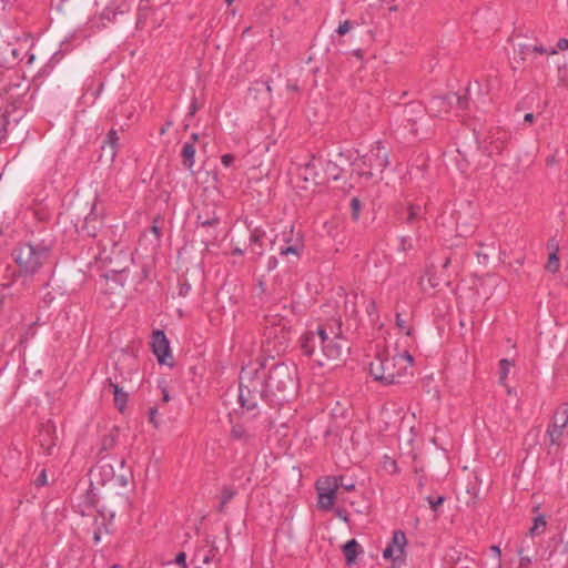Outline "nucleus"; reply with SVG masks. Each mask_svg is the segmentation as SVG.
I'll return each mask as SVG.
<instances>
[{
  "label": "nucleus",
  "instance_id": "nucleus-18",
  "mask_svg": "<svg viewBox=\"0 0 568 568\" xmlns=\"http://www.w3.org/2000/svg\"><path fill=\"white\" fill-rule=\"evenodd\" d=\"M359 548H361V546L355 539H351L344 545L343 551H344V555H345V558H346V561L348 565H352L355 562L356 557L359 552Z\"/></svg>",
  "mask_w": 568,
  "mask_h": 568
},
{
  "label": "nucleus",
  "instance_id": "nucleus-59",
  "mask_svg": "<svg viewBox=\"0 0 568 568\" xmlns=\"http://www.w3.org/2000/svg\"><path fill=\"white\" fill-rule=\"evenodd\" d=\"M368 306H369V307H372V310H374V307H375L374 302H373V301H369V302H368Z\"/></svg>",
  "mask_w": 568,
  "mask_h": 568
},
{
  "label": "nucleus",
  "instance_id": "nucleus-5",
  "mask_svg": "<svg viewBox=\"0 0 568 568\" xmlns=\"http://www.w3.org/2000/svg\"><path fill=\"white\" fill-rule=\"evenodd\" d=\"M341 166L320 155H313L303 166L300 169V176L308 182H313L316 185H322L333 180L336 181L341 178Z\"/></svg>",
  "mask_w": 568,
  "mask_h": 568
},
{
  "label": "nucleus",
  "instance_id": "nucleus-21",
  "mask_svg": "<svg viewBox=\"0 0 568 568\" xmlns=\"http://www.w3.org/2000/svg\"><path fill=\"white\" fill-rule=\"evenodd\" d=\"M419 285L422 287V290H426L427 287L429 288H436L438 285H439V281L438 278L433 275L430 273V270H428L422 277H420V281H419Z\"/></svg>",
  "mask_w": 568,
  "mask_h": 568
},
{
  "label": "nucleus",
  "instance_id": "nucleus-51",
  "mask_svg": "<svg viewBox=\"0 0 568 568\" xmlns=\"http://www.w3.org/2000/svg\"><path fill=\"white\" fill-rule=\"evenodd\" d=\"M38 481L41 485H44L47 483V476H45V471L44 470H42L41 474L39 475Z\"/></svg>",
  "mask_w": 568,
  "mask_h": 568
},
{
  "label": "nucleus",
  "instance_id": "nucleus-64",
  "mask_svg": "<svg viewBox=\"0 0 568 568\" xmlns=\"http://www.w3.org/2000/svg\"><path fill=\"white\" fill-rule=\"evenodd\" d=\"M449 264V260H446L444 263V267H446Z\"/></svg>",
  "mask_w": 568,
  "mask_h": 568
},
{
  "label": "nucleus",
  "instance_id": "nucleus-8",
  "mask_svg": "<svg viewBox=\"0 0 568 568\" xmlns=\"http://www.w3.org/2000/svg\"><path fill=\"white\" fill-rule=\"evenodd\" d=\"M468 106V98L458 93H449L445 97H435L429 101L428 112L438 118H444L452 110H464Z\"/></svg>",
  "mask_w": 568,
  "mask_h": 568
},
{
  "label": "nucleus",
  "instance_id": "nucleus-36",
  "mask_svg": "<svg viewBox=\"0 0 568 568\" xmlns=\"http://www.w3.org/2000/svg\"><path fill=\"white\" fill-rule=\"evenodd\" d=\"M531 47L532 44L531 43H519L518 44V51L519 53L526 58L527 55H529L531 52Z\"/></svg>",
  "mask_w": 568,
  "mask_h": 568
},
{
  "label": "nucleus",
  "instance_id": "nucleus-1",
  "mask_svg": "<svg viewBox=\"0 0 568 568\" xmlns=\"http://www.w3.org/2000/svg\"><path fill=\"white\" fill-rule=\"evenodd\" d=\"M297 390L296 367L276 363L266 367L256 361L242 367L239 385V404L254 410L262 399L287 400Z\"/></svg>",
  "mask_w": 568,
  "mask_h": 568
},
{
  "label": "nucleus",
  "instance_id": "nucleus-43",
  "mask_svg": "<svg viewBox=\"0 0 568 568\" xmlns=\"http://www.w3.org/2000/svg\"><path fill=\"white\" fill-rule=\"evenodd\" d=\"M219 222V220L216 217H211V219H206V220H203L201 221V217H199V223L202 225V226H211V225H216Z\"/></svg>",
  "mask_w": 568,
  "mask_h": 568
},
{
  "label": "nucleus",
  "instance_id": "nucleus-60",
  "mask_svg": "<svg viewBox=\"0 0 568 568\" xmlns=\"http://www.w3.org/2000/svg\"><path fill=\"white\" fill-rule=\"evenodd\" d=\"M495 151H496V152H498V151H499V148H498V146H494V148H491L490 153H493V152H495Z\"/></svg>",
  "mask_w": 568,
  "mask_h": 568
},
{
  "label": "nucleus",
  "instance_id": "nucleus-32",
  "mask_svg": "<svg viewBox=\"0 0 568 568\" xmlns=\"http://www.w3.org/2000/svg\"><path fill=\"white\" fill-rule=\"evenodd\" d=\"M427 501H428L429 506L432 507V509L434 511H436L437 507L440 506L445 501V498H444V496H438L436 498L428 496Z\"/></svg>",
  "mask_w": 568,
  "mask_h": 568
},
{
  "label": "nucleus",
  "instance_id": "nucleus-38",
  "mask_svg": "<svg viewBox=\"0 0 568 568\" xmlns=\"http://www.w3.org/2000/svg\"><path fill=\"white\" fill-rule=\"evenodd\" d=\"M567 49H568V39L560 38L557 41L556 48H552L551 50H557V53H558L559 51H565Z\"/></svg>",
  "mask_w": 568,
  "mask_h": 568
},
{
  "label": "nucleus",
  "instance_id": "nucleus-11",
  "mask_svg": "<svg viewBox=\"0 0 568 568\" xmlns=\"http://www.w3.org/2000/svg\"><path fill=\"white\" fill-rule=\"evenodd\" d=\"M151 347L159 364L172 366V363L169 362L172 358L170 342L163 331L153 332Z\"/></svg>",
  "mask_w": 568,
  "mask_h": 568
},
{
  "label": "nucleus",
  "instance_id": "nucleus-19",
  "mask_svg": "<svg viewBox=\"0 0 568 568\" xmlns=\"http://www.w3.org/2000/svg\"><path fill=\"white\" fill-rule=\"evenodd\" d=\"M265 235V231L262 230V229H254L252 232H251V235H250V243L252 245V250L257 253L258 255H262L263 251H262V240Z\"/></svg>",
  "mask_w": 568,
  "mask_h": 568
},
{
  "label": "nucleus",
  "instance_id": "nucleus-4",
  "mask_svg": "<svg viewBox=\"0 0 568 568\" xmlns=\"http://www.w3.org/2000/svg\"><path fill=\"white\" fill-rule=\"evenodd\" d=\"M341 158H345L354 171L366 179L381 180L384 170L387 168L388 152L382 141H376L372 149L364 155L357 152L346 151L339 153Z\"/></svg>",
  "mask_w": 568,
  "mask_h": 568
},
{
  "label": "nucleus",
  "instance_id": "nucleus-55",
  "mask_svg": "<svg viewBox=\"0 0 568 568\" xmlns=\"http://www.w3.org/2000/svg\"><path fill=\"white\" fill-rule=\"evenodd\" d=\"M94 541L95 542L100 541V535L98 532H94Z\"/></svg>",
  "mask_w": 568,
  "mask_h": 568
},
{
  "label": "nucleus",
  "instance_id": "nucleus-52",
  "mask_svg": "<svg viewBox=\"0 0 568 568\" xmlns=\"http://www.w3.org/2000/svg\"><path fill=\"white\" fill-rule=\"evenodd\" d=\"M534 119H535V115L532 113H526L524 116V121L527 123H532Z\"/></svg>",
  "mask_w": 568,
  "mask_h": 568
},
{
  "label": "nucleus",
  "instance_id": "nucleus-29",
  "mask_svg": "<svg viewBox=\"0 0 568 568\" xmlns=\"http://www.w3.org/2000/svg\"><path fill=\"white\" fill-rule=\"evenodd\" d=\"M547 271L550 273H556L559 268V258L557 256V253L554 252L549 255V260L546 266Z\"/></svg>",
  "mask_w": 568,
  "mask_h": 568
},
{
  "label": "nucleus",
  "instance_id": "nucleus-33",
  "mask_svg": "<svg viewBox=\"0 0 568 568\" xmlns=\"http://www.w3.org/2000/svg\"><path fill=\"white\" fill-rule=\"evenodd\" d=\"M8 118L4 113H0V141L4 139L7 133Z\"/></svg>",
  "mask_w": 568,
  "mask_h": 568
},
{
  "label": "nucleus",
  "instance_id": "nucleus-30",
  "mask_svg": "<svg viewBox=\"0 0 568 568\" xmlns=\"http://www.w3.org/2000/svg\"><path fill=\"white\" fill-rule=\"evenodd\" d=\"M396 325L398 326L400 332H403L405 335H407V336L412 335V331H413L412 327H409L406 324L405 320L402 318L399 313L396 314Z\"/></svg>",
  "mask_w": 568,
  "mask_h": 568
},
{
  "label": "nucleus",
  "instance_id": "nucleus-54",
  "mask_svg": "<svg viewBox=\"0 0 568 568\" xmlns=\"http://www.w3.org/2000/svg\"><path fill=\"white\" fill-rule=\"evenodd\" d=\"M152 231H153V233H154L156 236H159V234H160V229H159L158 226H152Z\"/></svg>",
  "mask_w": 568,
  "mask_h": 568
},
{
  "label": "nucleus",
  "instance_id": "nucleus-49",
  "mask_svg": "<svg viewBox=\"0 0 568 568\" xmlns=\"http://www.w3.org/2000/svg\"><path fill=\"white\" fill-rule=\"evenodd\" d=\"M276 265H277V260L274 256L270 257L268 263H267V268L271 271V270L275 268Z\"/></svg>",
  "mask_w": 568,
  "mask_h": 568
},
{
  "label": "nucleus",
  "instance_id": "nucleus-62",
  "mask_svg": "<svg viewBox=\"0 0 568 568\" xmlns=\"http://www.w3.org/2000/svg\"><path fill=\"white\" fill-rule=\"evenodd\" d=\"M192 140H193V142L197 140V134L196 133L192 134Z\"/></svg>",
  "mask_w": 568,
  "mask_h": 568
},
{
  "label": "nucleus",
  "instance_id": "nucleus-26",
  "mask_svg": "<svg viewBox=\"0 0 568 568\" xmlns=\"http://www.w3.org/2000/svg\"><path fill=\"white\" fill-rule=\"evenodd\" d=\"M406 213H407L406 222L413 223V222H415L416 219L422 216L423 209L419 204H409L406 207Z\"/></svg>",
  "mask_w": 568,
  "mask_h": 568
},
{
  "label": "nucleus",
  "instance_id": "nucleus-34",
  "mask_svg": "<svg viewBox=\"0 0 568 568\" xmlns=\"http://www.w3.org/2000/svg\"><path fill=\"white\" fill-rule=\"evenodd\" d=\"M158 415H159V412H158L156 407L150 408V410H149V420H150L151 424L154 425V427H159L160 426V422L158 419Z\"/></svg>",
  "mask_w": 568,
  "mask_h": 568
},
{
  "label": "nucleus",
  "instance_id": "nucleus-6",
  "mask_svg": "<svg viewBox=\"0 0 568 568\" xmlns=\"http://www.w3.org/2000/svg\"><path fill=\"white\" fill-rule=\"evenodd\" d=\"M16 263L24 274L37 273L49 256V247L41 244L26 243L12 252Z\"/></svg>",
  "mask_w": 568,
  "mask_h": 568
},
{
  "label": "nucleus",
  "instance_id": "nucleus-3",
  "mask_svg": "<svg viewBox=\"0 0 568 568\" xmlns=\"http://www.w3.org/2000/svg\"><path fill=\"white\" fill-rule=\"evenodd\" d=\"M413 362V356L408 352L395 355L378 354L371 362L369 373L375 381L384 385L399 383L409 374Z\"/></svg>",
  "mask_w": 568,
  "mask_h": 568
},
{
  "label": "nucleus",
  "instance_id": "nucleus-9",
  "mask_svg": "<svg viewBox=\"0 0 568 568\" xmlns=\"http://www.w3.org/2000/svg\"><path fill=\"white\" fill-rule=\"evenodd\" d=\"M407 538L403 530H396L393 538L383 550V558L390 561L393 567H400L406 559Z\"/></svg>",
  "mask_w": 568,
  "mask_h": 568
},
{
  "label": "nucleus",
  "instance_id": "nucleus-2",
  "mask_svg": "<svg viewBox=\"0 0 568 568\" xmlns=\"http://www.w3.org/2000/svg\"><path fill=\"white\" fill-rule=\"evenodd\" d=\"M301 348L313 363L323 367L328 362L341 361L348 352L349 344L343 335L341 321L333 320L303 333Z\"/></svg>",
  "mask_w": 568,
  "mask_h": 568
},
{
  "label": "nucleus",
  "instance_id": "nucleus-23",
  "mask_svg": "<svg viewBox=\"0 0 568 568\" xmlns=\"http://www.w3.org/2000/svg\"><path fill=\"white\" fill-rule=\"evenodd\" d=\"M514 365V362L507 358H504L499 362V382L501 384H504L505 381L507 379Z\"/></svg>",
  "mask_w": 568,
  "mask_h": 568
},
{
  "label": "nucleus",
  "instance_id": "nucleus-44",
  "mask_svg": "<svg viewBox=\"0 0 568 568\" xmlns=\"http://www.w3.org/2000/svg\"><path fill=\"white\" fill-rule=\"evenodd\" d=\"M416 108H418V109H419V108H420V105L410 104V105L406 106V109H405V114H406V116H407V120H408V121H412V120H413V119H412V116H410V114L414 112V110H415Z\"/></svg>",
  "mask_w": 568,
  "mask_h": 568
},
{
  "label": "nucleus",
  "instance_id": "nucleus-46",
  "mask_svg": "<svg viewBox=\"0 0 568 568\" xmlns=\"http://www.w3.org/2000/svg\"><path fill=\"white\" fill-rule=\"evenodd\" d=\"M115 480L122 487H125L128 485V481H129L128 477L125 475H120V476L115 477Z\"/></svg>",
  "mask_w": 568,
  "mask_h": 568
},
{
  "label": "nucleus",
  "instance_id": "nucleus-7",
  "mask_svg": "<svg viewBox=\"0 0 568 568\" xmlns=\"http://www.w3.org/2000/svg\"><path fill=\"white\" fill-rule=\"evenodd\" d=\"M258 416L257 407L254 410H246L241 406L240 419H231V438L243 444H250L257 433L256 420Z\"/></svg>",
  "mask_w": 568,
  "mask_h": 568
},
{
  "label": "nucleus",
  "instance_id": "nucleus-10",
  "mask_svg": "<svg viewBox=\"0 0 568 568\" xmlns=\"http://www.w3.org/2000/svg\"><path fill=\"white\" fill-rule=\"evenodd\" d=\"M568 426V408L561 407L554 414L547 434L552 445H561Z\"/></svg>",
  "mask_w": 568,
  "mask_h": 568
},
{
  "label": "nucleus",
  "instance_id": "nucleus-40",
  "mask_svg": "<svg viewBox=\"0 0 568 568\" xmlns=\"http://www.w3.org/2000/svg\"><path fill=\"white\" fill-rule=\"evenodd\" d=\"M221 162L225 168H230L234 162V156L232 154H223L221 156Z\"/></svg>",
  "mask_w": 568,
  "mask_h": 568
},
{
  "label": "nucleus",
  "instance_id": "nucleus-39",
  "mask_svg": "<svg viewBox=\"0 0 568 568\" xmlns=\"http://www.w3.org/2000/svg\"><path fill=\"white\" fill-rule=\"evenodd\" d=\"M338 487L344 488L346 491L353 490L355 488V484L353 481L345 483L344 477L337 478Z\"/></svg>",
  "mask_w": 568,
  "mask_h": 568
},
{
  "label": "nucleus",
  "instance_id": "nucleus-61",
  "mask_svg": "<svg viewBox=\"0 0 568 568\" xmlns=\"http://www.w3.org/2000/svg\"><path fill=\"white\" fill-rule=\"evenodd\" d=\"M272 336H273V331H271V329H270V331L267 332V337H268V338H271ZM274 336H275V333H274Z\"/></svg>",
  "mask_w": 568,
  "mask_h": 568
},
{
  "label": "nucleus",
  "instance_id": "nucleus-42",
  "mask_svg": "<svg viewBox=\"0 0 568 568\" xmlns=\"http://www.w3.org/2000/svg\"><path fill=\"white\" fill-rule=\"evenodd\" d=\"M412 248V243H410V240L407 239V237H402L400 239V245H399V250L402 251H408Z\"/></svg>",
  "mask_w": 568,
  "mask_h": 568
},
{
  "label": "nucleus",
  "instance_id": "nucleus-13",
  "mask_svg": "<svg viewBox=\"0 0 568 568\" xmlns=\"http://www.w3.org/2000/svg\"><path fill=\"white\" fill-rule=\"evenodd\" d=\"M114 466L106 459H101L90 470L91 481L100 485L106 484L108 481L114 479Z\"/></svg>",
  "mask_w": 568,
  "mask_h": 568
},
{
  "label": "nucleus",
  "instance_id": "nucleus-56",
  "mask_svg": "<svg viewBox=\"0 0 568 568\" xmlns=\"http://www.w3.org/2000/svg\"><path fill=\"white\" fill-rule=\"evenodd\" d=\"M196 110V106L194 104L191 105V110H190V113L193 114Z\"/></svg>",
  "mask_w": 568,
  "mask_h": 568
},
{
  "label": "nucleus",
  "instance_id": "nucleus-16",
  "mask_svg": "<svg viewBox=\"0 0 568 568\" xmlns=\"http://www.w3.org/2000/svg\"><path fill=\"white\" fill-rule=\"evenodd\" d=\"M284 241L286 243H291L287 246H283L280 248V254L282 256H286L288 254L298 255L301 251L303 250V244L301 237L297 235L294 240L284 237Z\"/></svg>",
  "mask_w": 568,
  "mask_h": 568
},
{
  "label": "nucleus",
  "instance_id": "nucleus-41",
  "mask_svg": "<svg viewBox=\"0 0 568 568\" xmlns=\"http://www.w3.org/2000/svg\"><path fill=\"white\" fill-rule=\"evenodd\" d=\"M490 551H491V554L495 556V558H496V560H497V565H498V567H500V556H501V551H500L499 546L493 545V546L490 547Z\"/></svg>",
  "mask_w": 568,
  "mask_h": 568
},
{
  "label": "nucleus",
  "instance_id": "nucleus-50",
  "mask_svg": "<svg viewBox=\"0 0 568 568\" xmlns=\"http://www.w3.org/2000/svg\"><path fill=\"white\" fill-rule=\"evenodd\" d=\"M10 287V284H3L2 291L0 292V303L3 302V298L6 297V291Z\"/></svg>",
  "mask_w": 568,
  "mask_h": 568
},
{
  "label": "nucleus",
  "instance_id": "nucleus-20",
  "mask_svg": "<svg viewBox=\"0 0 568 568\" xmlns=\"http://www.w3.org/2000/svg\"><path fill=\"white\" fill-rule=\"evenodd\" d=\"M109 385L113 390L114 402H115L116 406L119 407L120 410H122L126 405V400H128L126 393L118 384H114L111 381H109Z\"/></svg>",
  "mask_w": 568,
  "mask_h": 568
},
{
  "label": "nucleus",
  "instance_id": "nucleus-27",
  "mask_svg": "<svg viewBox=\"0 0 568 568\" xmlns=\"http://www.w3.org/2000/svg\"><path fill=\"white\" fill-rule=\"evenodd\" d=\"M546 527V519L544 515H539L535 518L534 525L530 528V535L535 536L538 535L540 530H542Z\"/></svg>",
  "mask_w": 568,
  "mask_h": 568
},
{
  "label": "nucleus",
  "instance_id": "nucleus-37",
  "mask_svg": "<svg viewBox=\"0 0 568 568\" xmlns=\"http://www.w3.org/2000/svg\"><path fill=\"white\" fill-rule=\"evenodd\" d=\"M351 207L353 210V216L355 219H358L359 210H361V202L357 197H353L351 200Z\"/></svg>",
  "mask_w": 568,
  "mask_h": 568
},
{
  "label": "nucleus",
  "instance_id": "nucleus-35",
  "mask_svg": "<svg viewBox=\"0 0 568 568\" xmlns=\"http://www.w3.org/2000/svg\"><path fill=\"white\" fill-rule=\"evenodd\" d=\"M174 564L179 565L180 567L182 568H187V562H186V554L181 551L179 552L176 556H175V559L173 561Z\"/></svg>",
  "mask_w": 568,
  "mask_h": 568
},
{
  "label": "nucleus",
  "instance_id": "nucleus-15",
  "mask_svg": "<svg viewBox=\"0 0 568 568\" xmlns=\"http://www.w3.org/2000/svg\"><path fill=\"white\" fill-rule=\"evenodd\" d=\"M133 0H112L104 9V16L110 19L118 14H123L130 11Z\"/></svg>",
  "mask_w": 568,
  "mask_h": 568
},
{
  "label": "nucleus",
  "instance_id": "nucleus-53",
  "mask_svg": "<svg viewBox=\"0 0 568 568\" xmlns=\"http://www.w3.org/2000/svg\"><path fill=\"white\" fill-rule=\"evenodd\" d=\"M243 253H244V251H243L242 248H240V247H235V248L233 250V254L242 255Z\"/></svg>",
  "mask_w": 568,
  "mask_h": 568
},
{
  "label": "nucleus",
  "instance_id": "nucleus-14",
  "mask_svg": "<svg viewBox=\"0 0 568 568\" xmlns=\"http://www.w3.org/2000/svg\"><path fill=\"white\" fill-rule=\"evenodd\" d=\"M55 429L54 426L50 423L42 426L39 434V443L41 447L44 449L45 454L52 455V450L54 447L53 434Z\"/></svg>",
  "mask_w": 568,
  "mask_h": 568
},
{
  "label": "nucleus",
  "instance_id": "nucleus-31",
  "mask_svg": "<svg viewBox=\"0 0 568 568\" xmlns=\"http://www.w3.org/2000/svg\"><path fill=\"white\" fill-rule=\"evenodd\" d=\"M531 52L535 53H540V54H549V55H555L557 54V50H548L546 49L544 45L541 44H532L531 47Z\"/></svg>",
  "mask_w": 568,
  "mask_h": 568
},
{
  "label": "nucleus",
  "instance_id": "nucleus-48",
  "mask_svg": "<svg viewBox=\"0 0 568 568\" xmlns=\"http://www.w3.org/2000/svg\"><path fill=\"white\" fill-rule=\"evenodd\" d=\"M171 399L170 393L166 387H162V400L168 403Z\"/></svg>",
  "mask_w": 568,
  "mask_h": 568
},
{
  "label": "nucleus",
  "instance_id": "nucleus-25",
  "mask_svg": "<svg viewBox=\"0 0 568 568\" xmlns=\"http://www.w3.org/2000/svg\"><path fill=\"white\" fill-rule=\"evenodd\" d=\"M118 144H119L118 133L115 130H111L106 135L103 148L109 145V148L111 149L112 159L115 156V151H116Z\"/></svg>",
  "mask_w": 568,
  "mask_h": 568
},
{
  "label": "nucleus",
  "instance_id": "nucleus-12",
  "mask_svg": "<svg viewBox=\"0 0 568 568\" xmlns=\"http://www.w3.org/2000/svg\"><path fill=\"white\" fill-rule=\"evenodd\" d=\"M338 488L337 478H326L317 484L318 507L324 510L333 508L336 490Z\"/></svg>",
  "mask_w": 568,
  "mask_h": 568
},
{
  "label": "nucleus",
  "instance_id": "nucleus-28",
  "mask_svg": "<svg viewBox=\"0 0 568 568\" xmlns=\"http://www.w3.org/2000/svg\"><path fill=\"white\" fill-rule=\"evenodd\" d=\"M355 26H357V23L355 22H352L349 20H344L342 22H339L337 29L335 30V32L338 34V36H345L346 33H348Z\"/></svg>",
  "mask_w": 568,
  "mask_h": 568
},
{
  "label": "nucleus",
  "instance_id": "nucleus-22",
  "mask_svg": "<svg viewBox=\"0 0 568 568\" xmlns=\"http://www.w3.org/2000/svg\"><path fill=\"white\" fill-rule=\"evenodd\" d=\"M151 1L152 0H140L139 6H138V18H136L138 26H141L146 20Z\"/></svg>",
  "mask_w": 568,
  "mask_h": 568
},
{
  "label": "nucleus",
  "instance_id": "nucleus-57",
  "mask_svg": "<svg viewBox=\"0 0 568 568\" xmlns=\"http://www.w3.org/2000/svg\"><path fill=\"white\" fill-rule=\"evenodd\" d=\"M230 13H231V16L235 17L237 11H236V9H232V10H230Z\"/></svg>",
  "mask_w": 568,
  "mask_h": 568
},
{
  "label": "nucleus",
  "instance_id": "nucleus-17",
  "mask_svg": "<svg viewBox=\"0 0 568 568\" xmlns=\"http://www.w3.org/2000/svg\"><path fill=\"white\" fill-rule=\"evenodd\" d=\"M196 149L193 142H185L182 146V158L184 165L192 169L195 163Z\"/></svg>",
  "mask_w": 568,
  "mask_h": 568
},
{
  "label": "nucleus",
  "instance_id": "nucleus-45",
  "mask_svg": "<svg viewBox=\"0 0 568 568\" xmlns=\"http://www.w3.org/2000/svg\"><path fill=\"white\" fill-rule=\"evenodd\" d=\"M335 513H336V516H337L339 519H342V520H343V521H345V523H347V521H348V517H347V515H346V511H345V510H343V509H341V508H337V509L335 510Z\"/></svg>",
  "mask_w": 568,
  "mask_h": 568
},
{
  "label": "nucleus",
  "instance_id": "nucleus-58",
  "mask_svg": "<svg viewBox=\"0 0 568 568\" xmlns=\"http://www.w3.org/2000/svg\"><path fill=\"white\" fill-rule=\"evenodd\" d=\"M118 464L120 465V467H124V460L123 459H119Z\"/></svg>",
  "mask_w": 568,
  "mask_h": 568
},
{
  "label": "nucleus",
  "instance_id": "nucleus-47",
  "mask_svg": "<svg viewBox=\"0 0 568 568\" xmlns=\"http://www.w3.org/2000/svg\"><path fill=\"white\" fill-rule=\"evenodd\" d=\"M233 491L231 490H224L223 491V496H222V503L225 504L227 503L229 500H231L233 498Z\"/></svg>",
  "mask_w": 568,
  "mask_h": 568
},
{
  "label": "nucleus",
  "instance_id": "nucleus-63",
  "mask_svg": "<svg viewBox=\"0 0 568 568\" xmlns=\"http://www.w3.org/2000/svg\"><path fill=\"white\" fill-rule=\"evenodd\" d=\"M234 0H225L226 4L227 6H231L233 3Z\"/></svg>",
  "mask_w": 568,
  "mask_h": 568
},
{
  "label": "nucleus",
  "instance_id": "nucleus-24",
  "mask_svg": "<svg viewBox=\"0 0 568 568\" xmlns=\"http://www.w3.org/2000/svg\"><path fill=\"white\" fill-rule=\"evenodd\" d=\"M205 542L209 546V549L203 555V564L207 565L215 560L216 548L214 546V540L211 537H206Z\"/></svg>",
  "mask_w": 568,
  "mask_h": 568
}]
</instances>
